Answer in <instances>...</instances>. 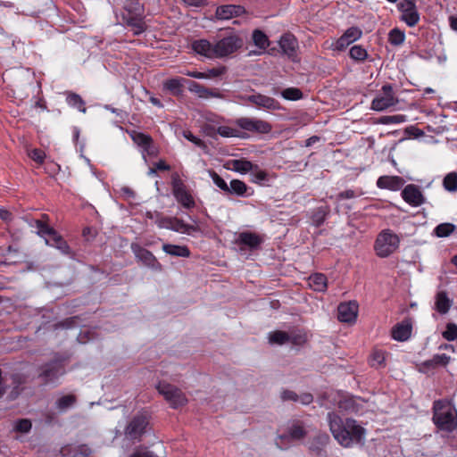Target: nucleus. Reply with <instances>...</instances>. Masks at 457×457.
I'll return each mask as SVG.
<instances>
[{"instance_id":"0e129e2a","label":"nucleus","mask_w":457,"mask_h":457,"mask_svg":"<svg viewBox=\"0 0 457 457\" xmlns=\"http://www.w3.org/2000/svg\"><path fill=\"white\" fill-rule=\"evenodd\" d=\"M225 67H217L208 70L204 72L206 79L216 78L222 75L225 72Z\"/></svg>"},{"instance_id":"7c9ffc66","label":"nucleus","mask_w":457,"mask_h":457,"mask_svg":"<svg viewBox=\"0 0 457 457\" xmlns=\"http://www.w3.org/2000/svg\"><path fill=\"white\" fill-rule=\"evenodd\" d=\"M308 284L312 290L324 292L328 287V279L322 273H314L309 277Z\"/></svg>"},{"instance_id":"79ce46f5","label":"nucleus","mask_w":457,"mask_h":457,"mask_svg":"<svg viewBox=\"0 0 457 457\" xmlns=\"http://www.w3.org/2000/svg\"><path fill=\"white\" fill-rule=\"evenodd\" d=\"M252 37L254 45L262 50H265L270 46L267 35L260 29H254Z\"/></svg>"},{"instance_id":"f8f14e48","label":"nucleus","mask_w":457,"mask_h":457,"mask_svg":"<svg viewBox=\"0 0 457 457\" xmlns=\"http://www.w3.org/2000/svg\"><path fill=\"white\" fill-rule=\"evenodd\" d=\"M381 91V94L378 95L371 102V109L374 111L382 112L398 103L391 85H384Z\"/></svg>"},{"instance_id":"f03ea898","label":"nucleus","mask_w":457,"mask_h":457,"mask_svg":"<svg viewBox=\"0 0 457 457\" xmlns=\"http://www.w3.org/2000/svg\"><path fill=\"white\" fill-rule=\"evenodd\" d=\"M120 17L121 23L129 27L135 36L141 35L147 29L145 7L138 0H125Z\"/></svg>"},{"instance_id":"412c9836","label":"nucleus","mask_w":457,"mask_h":457,"mask_svg":"<svg viewBox=\"0 0 457 457\" xmlns=\"http://www.w3.org/2000/svg\"><path fill=\"white\" fill-rule=\"evenodd\" d=\"M404 182L402 177L385 175L380 176L376 184L378 188L397 191L403 186Z\"/></svg>"},{"instance_id":"bf43d9fd","label":"nucleus","mask_w":457,"mask_h":457,"mask_svg":"<svg viewBox=\"0 0 457 457\" xmlns=\"http://www.w3.org/2000/svg\"><path fill=\"white\" fill-rule=\"evenodd\" d=\"M211 177H212V179L213 183L220 189H221L225 193H228V185L227 184V182L220 175H218L216 172L213 171V172L211 173Z\"/></svg>"},{"instance_id":"c85d7f7f","label":"nucleus","mask_w":457,"mask_h":457,"mask_svg":"<svg viewBox=\"0 0 457 457\" xmlns=\"http://www.w3.org/2000/svg\"><path fill=\"white\" fill-rule=\"evenodd\" d=\"M170 229L176 231V232L182 233V234H187V235H191L194 232L200 231V228L198 226L185 223L184 220L178 219L176 217H172Z\"/></svg>"},{"instance_id":"c03bdc74","label":"nucleus","mask_w":457,"mask_h":457,"mask_svg":"<svg viewBox=\"0 0 457 457\" xmlns=\"http://www.w3.org/2000/svg\"><path fill=\"white\" fill-rule=\"evenodd\" d=\"M349 55L356 62H364L369 56L367 50L360 45L353 46L350 48Z\"/></svg>"},{"instance_id":"3c124183","label":"nucleus","mask_w":457,"mask_h":457,"mask_svg":"<svg viewBox=\"0 0 457 457\" xmlns=\"http://www.w3.org/2000/svg\"><path fill=\"white\" fill-rule=\"evenodd\" d=\"M251 177L252 182L257 184L268 180V173L265 170H260L257 165H254L253 170H251Z\"/></svg>"},{"instance_id":"4468645a","label":"nucleus","mask_w":457,"mask_h":457,"mask_svg":"<svg viewBox=\"0 0 457 457\" xmlns=\"http://www.w3.org/2000/svg\"><path fill=\"white\" fill-rule=\"evenodd\" d=\"M358 310L356 301L341 303L337 307V318L341 322L353 323L357 319Z\"/></svg>"},{"instance_id":"2eb2a0df","label":"nucleus","mask_w":457,"mask_h":457,"mask_svg":"<svg viewBox=\"0 0 457 457\" xmlns=\"http://www.w3.org/2000/svg\"><path fill=\"white\" fill-rule=\"evenodd\" d=\"M401 195L409 205L413 207L420 206L426 201L420 188L414 184L407 185L402 190Z\"/></svg>"},{"instance_id":"49530a36","label":"nucleus","mask_w":457,"mask_h":457,"mask_svg":"<svg viewBox=\"0 0 457 457\" xmlns=\"http://www.w3.org/2000/svg\"><path fill=\"white\" fill-rule=\"evenodd\" d=\"M76 403V396L74 395H66L60 397L56 401V408L60 411H65L67 409L74 405Z\"/></svg>"},{"instance_id":"6e6552de","label":"nucleus","mask_w":457,"mask_h":457,"mask_svg":"<svg viewBox=\"0 0 457 457\" xmlns=\"http://www.w3.org/2000/svg\"><path fill=\"white\" fill-rule=\"evenodd\" d=\"M157 390L173 409L184 406L187 403L184 393L173 385L160 382Z\"/></svg>"},{"instance_id":"6e6d98bb","label":"nucleus","mask_w":457,"mask_h":457,"mask_svg":"<svg viewBox=\"0 0 457 457\" xmlns=\"http://www.w3.org/2000/svg\"><path fill=\"white\" fill-rule=\"evenodd\" d=\"M31 421L28 419L18 420L15 422L14 429L17 432L28 433L31 429Z\"/></svg>"},{"instance_id":"0eeeda50","label":"nucleus","mask_w":457,"mask_h":457,"mask_svg":"<svg viewBox=\"0 0 457 457\" xmlns=\"http://www.w3.org/2000/svg\"><path fill=\"white\" fill-rule=\"evenodd\" d=\"M171 187L174 197L184 208L191 209L195 207V199L178 173L171 175Z\"/></svg>"},{"instance_id":"ddd939ff","label":"nucleus","mask_w":457,"mask_h":457,"mask_svg":"<svg viewBox=\"0 0 457 457\" xmlns=\"http://www.w3.org/2000/svg\"><path fill=\"white\" fill-rule=\"evenodd\" d=\"M243 99L258 108H262L267 111H275L280 109V104L278 101L260 93H254L253 95L246 96L243 97Z\"/></svg>"},{"instance_id":"423d86ee","label":"nucleus","mask_w":457,"mask_h":457,"mask_svg":"<svg viewBox=\"0 0 457 457\" xmlns=\"http://www.w3.org/2000/svg\"><path fill=\"white\" fill-rule=\"evenodd\" d=\"M150 417L146 411H141L133 416L125 428L126 438L140 442L149 427Z\"/></svg>"},{"instance_id":"4be33fe9","label":"nucleus","mask_w":457,"mask_h":457,"mask_svg":"<svg viewBox=\"0 0 457 457\" xmlns=\"http://www.w3.org/2000/svg\"><path fill=\"white\" fill-rule=\"evenodd\" d=\"M245 12V8L241 5L226 4L217 7L215 15L219 20H228L237 17Z\"/></svg>"},{"instance_id":"680f3d73","label":"nucleus","mask_w":457,"mask_h":457,"mask_svg":"<svg viewBox=\"0 0 457 457\" xmlns=\"http://www.w3.org/2000/svg\"><path fill=\"white\" fill-rule=\"evenodd\" d=\"M351 43V41L343 34L335 43L334 49L338 51L345 50Z\"/></svg>"},{"instance_id":"20e7f679","label":"nucleus","mask_w":457,"mask_h":457,"mask_svg":"<svg viewBox=\"0 0 457 457\" xmlns=\"http://www.w3.org/2000/svg\"><path fill=\"white\" fill-rule=\"evenodd\" d=\"M399 245V237L390 229H384L376 238L374 250L378 257L386 258L395 253Z\"/></svg>"},{"instance_id":"7ed1b4c3","label":"nucleus","mask_w":457,"mask_h":457,"mask_svg":"<svg viewBox=\"0 0 457 457\" xmlns=\"http://www.w3.org/2000/svg\"><path fill=\"white\" fill-rule=\"evenodd\" d=\"M432 420L436 428L448 433L457 428V412L447 400H436L433 403Z\"/></svg>"},{"instance_id":"72a5a7b5","label":"nucleus","mask_w":457,"mask_h":457,"mask_svg":"<svg viewBox=\"0 0 457 457\" xmlns=\"http://www.w3.org/2000/svg\"><path fill=\"white\" fill-rule=\"evenodd\" d=\"M162 250L170 255L178 256V257H189L190 250L186 245H177L171 244H164L162 245Z\"/></svg>"},{"instance_id":"473e14b6","label":"nucleus","mask_w":457,"mask_h":457,"mask_svg":"<svg viewBox=\"0 0 457 457\" xmlns=\"http://www.w3.org/2000/svg\"><path fill=\"white\" fill-rule=\"evenodd\" d=\"M307 432L304 429L303 426L296 421L288 429V436H280L279 439L281 442L284 440H287L289 437L294 440H299L303 438L306 436Z\"/></svg>"},{"instance_id":"bb28decb","label":"nucleus","mask_w":457,"mask_h":457,"mask_svg":"<svg viewBox=\"0 0 457 457\" xmlns=\"http://www.w3.org/2000/svg\"><path fill=\"white\" fill-rule=\"evenodd\" d=\"M227 194L246 197L252 195L253 194V190L249 187L244 181L239 179H232L228 186V191Z\"/></svg>"},{"instance_id":"393cba45","label":"nucleus","mask_w":457,"mask_h":457,"mask_svg":"<svg viewBox=\"0 0 457 457\" xmlns=\"http://www.w3.org/2000/svg\"><path fill=\"white\" fill-rule=\"evenodd\" d=\"M61 453L64 457H88L91 449L87 445H67L62 447Z\"/></svg>"},{"instance_id":"cd10ccee","label":"nucleus","mask_w":457,"mask_h":457,"mask_svg":"<svg viewBox=\"0 0 457 457\" xmlns=\"http://www.w3.org/2000/svg\"><path fill=\"white\" fill-rule=\"evenodd\" d=\"M131 249L135 253L136 257L143 262L144 264L154 267L157 263V260L154 255L145 248L139 246L138 245H132Z\"/></svg>"},{"instance_id":"39448f33","label":"nucleus","mask_w":457,"mask_h":457,"mask_svg":"<svg viewBox=\"0 0 457 457\" xmlns=\"http://www.w3.org/2000/svg\"><path fill=\"white\" fill-rule=\"evenodd\" d=\"M35 223L37 228V234L45 238L46 245L57 248L62 253H69L70 246L55 229L40 220H37Z\"/></svg>"},{"instance_id":"a878e982","label":"nucleus","mask_w":457,"mask_h":457,"mask_svg":"<svg viewBox=\"0 0 457 457\" xmlns=\"http://www.w3.org/2000/svg\"><path fill=\"white\" fill-rule=\"evenodd\" d=\"M411 322L407 320L398 323L392 328V337L399 342L406 341L411 337Z\"/></svg>"},{"instance_id":"37998d69","label":"nucleus","mask_w":457,"mask_h":457,"mask_svg":"<svg viewBox=\"0 0 457 457\" xmlns=\"http://www.w3.org/2000/svg\"><path fill=\"white\" fill-rule=\"evenodd\" d=\"M328 213V207L320 206L316 208L312 215V222L315 227L321 226Z\"/></svg>"},{"instance_id":"4d7b16f0","label":"nucleus","mask_w":457,"mask_h":457,"mask_svg":"<svg viewBox=\"0 0 457 457\" xmlns=\"http://www.w3.org/2000/svg\"><path fill=\"white\" fill-rule=\"evenodd\" d=\"M344 35L353 43L361 37L362 31L358 27H351L345 30Z\"/></svg>"},{"instance_id":"4c0bfd02","label":"nucleus","mask_w":457,"mask_h":457,"mask_svg":"<svg viewBox=\"0 0 457 457\" xmlns=\"http://www.w3.org/2000/svg\"><path fill=\"white\" fill-rule=\"evenodd\" d=\"M386 352L381 349H374L370 354V364L371 367L380 368L385 366Z\"/></svg>"},{"instance_id":"c9c22d12","label":"nucleus","mask_w":457,"mask_h":457,"mask_svg":"<svg viewBox=\"0 0 457 457\" xmlns=\"http://www.w3.org/2000/svg\"><path fill=\"white\" fill-rule=\"evenodd\" d=\"M451 361V357L445 353L435 354L430 360L423 362V366L428 369H435L437 366H446Z\"/></svg>"},{"instance_id":"338daca9","label":"nucleus","mask_w":457,"mask_h":457,"mask_svg":"<svg viewBox=\"0 0 457 457\" xmlns=\"http://www.w3.org/2000/svg\"><path fill=\"white\" fill-rule=\"evenodd\" d=\"M281 399L283 401L298 402V395L291 390H283L281 393Z\"/></svg>"},{"instance_id":"774afa93","label":"nucleus","mask_w":457,"mask_h":457,"mask_svg":"<svg viewBox=\"0 0 457 457\" xmlns=\"http://www.w3.org/2000/svg\"><path fill=\"white\" fill-rule=\"evenodd\" d=\"M358 195V194L353 190V189H347V190H345L343 192H340L337 196V199L338 201L340 200H344V199H352V198H354Z\"/></svg>"},{"instance_id":"f704fd0d","label":"nucleus","mask_w":457,"mask_h":457,"mask_svg":"<svg viewBox=\"0 0 457 457\" xmlns=\"http://www.w3.org/2000/svg\"><path fill=\"white\" fill-rule=\"evenodd\" d=\"M231 170L239 172L241 174H245L253 170L254 164H253L250 161L245 159H235L230 161Z\"/></svg>"},{"instance_id":"e2e57ef3","label":"nucleus","mask_w":457,"mask_h":457,"mask_svg":"<svg viewBox=\"0 0 457 457\" xmlns=\"http://www.w3.org/2000/svg\"><path fill=\"white\" fill-rule=\"evenodd\" d=\"M129 457H157V455L148 451L145 447H139Z\"/></svg>"},{"instance_id":"aec40b11","label":"nucleus","mask_w":457,"mask_h":457,"mask_svg":"<svg viewBox=\"0 0 457 457\" xmlns=\"http://www.w3.org/2000/svg\"><path fill=\"white\" fill-rule=\"evenodd\" d=\"M278 43L283 53L289 58L294 59L298 47V41L296 37L291 33H286L280 37Z\"/></svg>"},{"instance_id":"09e8293b","label":"nucleus","mask_w":457,"mask_h":457,"mask_svg":"<svg viewBox=\"0 0 457 457\" xmlns=\"http://www.w3.org/2000/svg\"><path fill=\"white\" fill-rule=\"evenodd\" d=\"M443 186L449 192L457 191V172L448 173L443 180Z\"/></svg>"},{"instance_id":"a18cd8bd","label":"nucleus","mask_w":457,"mask_h":457,"mask_svg":"<svg viewBox=\"0 0 457 457\" xmlns=\"http://www.w3.org/2000/svg\"><path fill=\"white\" fill-rule=\"evenodd\" d=\"M269 341L270 344L284 345L289 342V334L281 330L273 331L269 335Z\"/></svg>"},{"instance_id":"5701e85b","label":"nucleus","mask_w":457,"mask_h":457,"mask_svg":"<svg viewBox=\"0 0 457 457\" xmlns=\"http://www.w3.org/2000/svg\"><path fill=\"white\" fill-rule=\"evenodd\" d=\"M192 49L198 54L209 59L216 58L214 45L207 39H197L192 43Z\"/></svg>"},{"instance_id":"f257e3e1","label":"nucleus","mask_w":457,"mask_h":457,"mask_svg":"<svg viewBox=\"0 0 457 457\" xmlns=\"http://www.w3.org/2000/svg\"><path fill=\"white\" fill-rule=\"evenodd\" d=\"M329 430L335 440L345 448L356 445H363L366 429L352 418L343 419L337 412L330 411L327 415Z\"/></svg>"},{"instance_id":"dca6fc26","label":"nucleus","mask_w":457,"mask_h":457,"mask_svg":"<svg viewBox=\"0 0 457 457\" xmlns=\"http://www.w3.org/2000/svg\"><path fill=\"white\" fill-rule=\"evenodd\" d=\"M63 365L60 361H52L41 367L39 378L44 383L53 382L64 374Z\"/></svg>"},{"instance_id":"864d4df0","label":"nucleus","mask_w":457,"mask_h":457,"mask_svg":"<svg viewBox=\"0 0 457 457\" xmlns=\"http://www.w3.org/2000/svg\"><path fill=\"white\" fill-rule=\"evenodd\" d=\"M406 121V116L403 114L384 116L380 119L383 124H400Z\"/></svg>"},{"instance_id":"e433bc0d","label":"nucleus","mask_w":457,"mask_h":457,"mask_svg":"<svg viewBox=\"0 0 457 457\" xmlns=\"http://www.w3.org/2000/svg\"><path fill=\"white\" fill-rule=\"evenodd\" d=\"M337 408L345 412H356L358 411L357 404L355 400L352 396H342L337 403Z\"/></svg>"},{"instance_id":"f3484780","label":"nucleus","mask_w":457,"mask_h":457,"mask_svg":"<svg viewBox=\"0 0 457 457\" xmlns=\"http://www.w3.org/2000/svg\"><path fill=\"white\" fill-rule=\"evenodd\" d=\"M329 436L326 433H320L312 438L310 442L309 450L317 457H328L325 450L327 445L329 443Z\"/></svg>"},{"instance_id":"8fccbe9b","label":"nucleus","mask_w":457,"mask_h":457,"mask_svg":"<svg viewBox=\"0 0 457 457\" xmlns=\"http://www.w3.org/2000/svg\"><path fill=\"white\" fill-rule=\"evenodd\" d=\"M283 98L296 101L303 98V92L297 87H287L281 92Z\"/></svg>"},{"instance_id":"de8ad7c7","label":"nucleus","mask_w":457,"mask_h":457,"mask_svg":"<svg viewBox=\"0 0 457 457\" xmlns=\"http://www.w3.org/2000/svg\"><path fill=\"white\" fill-rule=\"evenodd\" d=\"M455 229V226L452 223H441L437 225L434 233L438 237H445L450 236Z\"/></svg>"},{"instance_id":"9d476101","label":"nucleus","mask_w":457,"mask_h":457,"mask_svg":"<svg viewBox=\"0 0 457 457\" xmlns=\"http://www.w3.org/2000/svg\"><path fill=\"white\" fill-rule=\"evenodd\" d=\"M242 46L243 39L239 36L231 34L225 37L214 45L216 58H222L232 54Z\"/></svg>"},{"instance_id":"c756f323","label":"nucleus","mask_w":457,"mask_h":457,"mask_svg":"<svg viewBox=\"0 0 457 457\" xmlns=\"http://www.w3.org/2000/svg\"><path fill=\"white\" fill-rule=\"evenodd\" d=\"M187 80L184 78H172L163 82V88L170 92L173 96H179L183 93L184 83Z\"/></svg>"},{"instance_id":"a19ab883","label":"nucleus","mask_w":457,"mask_h":457,"mask_svg":"<svg viewBox=\"0 0 457 457\" xmlns=\"http://www.w3.org/2000/svg\"><path fill=\"white\" fill-rule=\"evenodd\" d=\"M405 40V33L403 30L394 28L388 33V42L395 46H399L403 44Z\"/></svg>"},{"instance_id":"13d9d810","label":"nucleus","mask_w":457,"mask_h":457,"mask_svg":"<svg viewBox=\"0 0 457 457\" xmlns=\"http://www.w3.org/2000/svg\"><path fill=\"white\" fill-rule=\"evenodd\" d=\"M289 334V342L295 345H300L306 341V335L301 332L292 331Z\"/></svg>"},{"instance_id":"6ab92c4d","label":"nucleus","mask_w":457,"mask_h":457,"mask_svg":"<svg viewBox=\"0 0 457 457\" xmlns=\"http://www.w3.org/2000/svg\"><path fill=\"white\" fill-rule=\"evenodd\" d=\"M263 242L262 236L253 232H242L238 235L237 243L239 245H245L250 250L257 249Z\"/></svg>"},{"instance_id":"5fc2aeb1","label":"nucleus","mask_w":457,"mask_h":457,"mask_svg":"<svg viewBox=\"0 0 457 457\" xmlns=\"http://www.w3.org/2000/svg\"><path fill=\"white\" fill-rule=\"evenodd\" d=\"M182 136L187 138L188 141L192 142L194 145H195L196 146L200 147V148H203V149H205L207 146L205 145V143L196 137L195 135H193V133L188 130V129H186V130H183L182 132Z\"/></svg>"},{"instance_id":"1a4fd4ad","label":"nucleus","mask_w":457,"mask_h":457,"mask_svg":"<svg viewBox=\"0 0 457 457\" xmlns=\"http://www.w3.org/2000/svg\"><path fill=\"white\" fill-rule=\"evenodd\" d=\"M397 9L400 12V21L408 27H415L420 21V14L416 4L411 0H400L397 4Z\"/></svg>"},{"instance_id":"58836bf2","label":"nucleus","mask_w":457,"mask_h":457,"mask_svg":"<svg viewBox=\"0 0 457 457\" xmlns=\"http://www.w3.org/2000/svg\"><path fill=\"white\" fill-rule=\"evenodd\" d=\"M66 102L70 106L76 108L83 113L87 111V108L85 107V101L76 93H69L66 97Z\"/></svg>"},{"instance_id":"052dcab7","label":"nucleus","mask_w":457,"mask_h":457,"mask_svg":"<svg viewBox=\"0 0 457 457\" xmlns=\"http://www.w3.org/2000/svg\"><path fill=\"white\" fill-rule=\"evenodd\" d=\"M29 157L37 163H43L46 159V154L43 150L35 148L29 153Z\"/></svg>"},{"instance_id":"69168bd1","label":"nucleus","mask_w":457,"mask_h":457,"mask_svg":"<svg viewBox=\"0 0 457 457\" xmlns=\"http://www.w3.org/2000/svg\"><path fill=\"white\" fill-rule=\"evenodd\" d=\"M172 217H164L161 214L160 218L155 220V224L160 228H167L170 229V222H171Z\"/></svg>"},{"instance_id":"ea45409f","label":"nucleus","mask_w":457,"mask_h":457,"mask_svg":"<svg viewBox=\"0 0 457 457\" xmlns=\"http://www.w3.org/2000/svg\"><path fill=\"white\" fill-rule=\"evenodd\" d=\"M216 131L223 137H245V134L239 129H235L229 126H220Z\"/></svg>"},{"instance_id":"2f4dec72","label":"nucleus","mask_w":457,"mask_h":457,"mask_svg":"<svg viewBox=\"0 0 457 457\" xmlns=\"http://www.w3.org/2000/svg\"><path fill=\"white\" fill-rule=\"evenodd\" d=\"M436 310L441 313L445 314L449 312L452 306V301L447 296V293L445 291H440L436 295Z\"/></svg>"},{"instance_id":"a211bd4d","label":"nucleus","mask_w":457,"mask_h":457,"mask_svg":"<svg viewBox=\"0 0 457 457\" xmlns=\"http://www.w3.org/2000/svg\"><path fill=\"white\" fill-rule=\"evenodd\" d=\"M188 84V90L191 93L195 94L200 98H220L222 97V95L219 92L218 89H212L205 87L204 85L193 81V80H187Z\"/></svg>"},{"instance_id":"603ef678","label":"nucleus","mask_w":457,"mask_h":457,"mask_svg":"<svg viewBox=\"0 0 457 457\" xmlns=\"http://www.w3.org/2000/svg\"><path fill=\"white\" fill-rule=\"evenodd\" d=\"M442 337L447 341H453L457 338V325L455 323H447L445 330L443 331Z\"/></svg>"},{"instance_id":"b1692460","label":"nucleus","mask_w":457,"mask_h":457,"mask_svg":"<svg viewBox=\"0 0 457 457\" xmlns=\"http://www.w3.org/2000/svg\"><path fill=\"white\" fill-rule=\"evenodd\" d=\"M129 136L135 144L143 148L144 152L148 154H154L153 139L150 136L135 130L129 132Z\"/></svg>"},{"instance_id":"9b49d317","label":"nucleus","mask_w":457,"mask_h":457,"mask_svg":"<svg viewBox=\"0 0 457 457\" xmlns=\"http://www.w3.org/2000/svg\"><path fill=\"white\" fill-rule=\"evenodd\" d=\"M236 124L240 129L256 134H269L272 130V125L258 118L242 117L237 119Z\"/></svg>"}]
</instances>
